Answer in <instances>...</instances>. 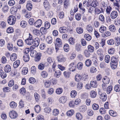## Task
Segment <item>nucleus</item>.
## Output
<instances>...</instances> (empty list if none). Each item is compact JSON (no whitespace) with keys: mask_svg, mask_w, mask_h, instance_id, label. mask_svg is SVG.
<instances>
[{"mask_svg":"<svg viewBox=\"0 0 120 120\" xmlns=\"http://www.w3.org/2000/svg\"><path fill=\"white\" fill-rule=\"evenodd\" d=\"M17 57V55L16 53H12L11 56L10 57V60L12 61H14L16 59Z\"/></svg>","mask_w":120,"mask_h":120,"instance_id":"16","label":"nucleus"},{"mask_svg":"<svg viewBox=\"0 0 120 120\" xmlns=\"http://www.w3.org/2000/svg\"><path fill=\"white\" fill-rule=\"evenodd\" d=\"M87 113L88 115L90 116H92L94 114V112L92 110L90 109L88 110Z\"/></svg>","mask_w":120,"mask_h":120,"instance_id":"58","label":"nucleus"},{"mask_svg":"<svg viewBox=\"0 0 120 120\" xmlns=\"http://www.w3.org/2000/svg\"><path fill=\"white\" fill-rule=\"evenodd\" d=\"M110 64L111 67L112 69H115L117 68L118 63H111Z\"/></svg>","mask_w":120,"mask_h":120,"instance_id":"42","label":"nucleus"},{"mask_svg":"<svg viewBox=\"0 0 120 120\" xmlns=\"http://www.w3.org/2000/svg\"><path fill=\"white\" fill-rule=\"evenodd\" d=\"M34 95L36 101L38 102L39 101V99L40 98V96L39 94L37 93H35L34 94Z\"/></svg>","mask_w":120,"mask_h":120,"instance_id":"52","label":"nucleus"},{"mask_svg":"<svg viewBox=\"0 0 120 120\" xmlns=\"http://www.w3.org/2000/svg\"><path fill=\"white\" fill-rule=\"evenodd\" d=\"M106 27L103 25H101L99 29V31L101 33L103 32L104 31L106 30Z\"/></svg>","mask_w":120,"mask_h":120,"instance_id":"47","label":"nucleus"},{"mask_svg":"<svg viewBox=\"0 0 120 120\" xmlns=\"http://www.w3.org/2000/svg\"><path fill=\"white\" fill-rule=\"evenodd\" d=\"M45 65L44 63H40L38 66V68L40 70H42L44 68Z\"/></svg>","mask_w":120,"mask_h":120,"instance_id":"23","label":"nucleus"},{"mask_svg":"<svg viewBox=\"0 0 120 120\" xmlns=\"http://www.w3.org/2000/svg\"><path fill=\"white\" fill-rule=\"evenodd\" d=\"M83 84L82 82H79L77 84V87L78 89H81L83 87Z\"/></svg>","mask_w":120,"mask_h":120,"instance_id":"61","label":"nucleus"},{"mask_svg":"<svg viewBox=\"0 0 120 120\" xmlns=\"http://www.w3.org/2000/svg\"><path fill=\"white\" fill-rule=\"evenodd\" d=\"M86 30L89 32H92L93 29L92 26L90 24H89L86 26Z\"/></svg>","mask_w":120,"mask_h":120,"instance_id":"17","label":"nucleus"},{"mask_svg":"<svg viewBox=\"0 0 120 120\" xmlns=\"http://www.w3.org/2000/svg\"><path fill=\"white\" fill-rule=\"evenodd\" d=\"M26 7L27 10L29 11L31 10L32 8V6L30 1L27 2Z\"/></svg>","mask_w":120,"mask_h":120,"instance_id":"14","label":"nucleus"},{"mask_svg":"<svg viewBox=\"0 0 120 120\" xmlns=\"http://www.w3.org/2000/svg\"><path fill=\"white\" fill-rule=\"evenodd\" d=\"M111 61L112 63H118L119 61L118 58L117 57L112 56L111 59Z\"/></svg>","mask_w":120,"mask_h":120,"instance_id":"10","label":"nucleus"},{"mask_svg":"<svg viewBox=\"0 0 120 120\" xmlns=\"http://www.w3.org/2000/svg\"><path fill=\"white\" fill-rule=\"evenodd\" d=\"M81 45L80 44H76L75 45V49L78 52L81 50Z\"/></svg>","mask_w":120,"mask_h":120,"instance_id":"53","label":"nucleus"},{"mask_svg":"<svg viewBox=\"0 0 120 120\" xmlns=\"http://www.w3.org/2000/svg\"><path fill=\"white\" fill-rule=\"evenodd\" d=\"M118 15V13L117 12L115 11H114L111 13L110 16L112 19H114L117 17Z\"/></svg>","mask_w":120,"mask_h":120,"instance_id":"7","label":"nucleus"},{"mask_svg":"<svg viewBox=\"0 0 120 120\" xmlns=\"http://www.w3.org/2000/svg\"><path fill=\"white\" fill-rule=\"evenodd\" d=\"M107 44L110 45H113L114 43V41L113 39H110L108 40L107 42Z\"/></svg>","mask_w":120,"mask_h":120,"instance_id":"57","label":"nucleus"},{"mask_svg":"<svg viewBox=\"0 0 120 120\" xmlns=\"http://www.w3.org/2000/svg\"><path fill=\"white\" fill-rule=\"evenodd\" d=\"M20 64V60H17L15 61L14 63L13 66L15 68H17L19 65Z\"/></svg>","mask_w":120,"mask_h":120,"instance_id":"27","label":"nucleus"},{"mask_svg":"<svg viewBox=\"0 0 120 120\" xmlns=\"http://www.w3.org/2000/svg\"><path fill=\"white\" fill-rule=\"evenodd\" d=\"M112 86H108L107 89V93L108 94H109L112 91Z\"/></svg>","mask_w":120,"mask_h":120,"instance_id":"56","label":"nucleus"},{"mask_svg":"<svg viewBox=\"0 0 120 120\" xmlns=\"http://www.w3.org/2000/svg\"><path fill=\"white\" fill-rule=\"evenodd\" d=\"M99 94L100 95V98L103 101H105L107 99L106 94L104 93L100 94V93L99 91Z\"/></svg>","mask_w":120,"mask_h":120,"instance_id":"6","label":"nucleus"},{"mask_svg":"<svg viewBox=\"0 0 120 120\" xmlns=\"http://www.w3.org/2000/svg\"><path fill=\"white\" fill-rule=\"evenodd\" d=\"M89 78L88 75L85 74H82V79L83 81H87Z\"/></svg>","mask_w":120,"mask_h":120,"instance_id":"11","label":"nucleus"},{"mask_svg":"<svg viewBox=\"0 0 120 120\" xmlns=\"http://www.w3.org/2000/svg\"><path fill=\"white\" fill-rule=\"evenodd\" d=\"M92 62L90 59H87L86 60L85 62L86 65L88 67L90 66L92 64Z\"/></svg>","mask_w":120,"mask_h":120,"instance_id":"30","label":"nucleus"},{"mask_svg":"<svg viewBox=\"0 0 120 120\" xmlns=\"http://www.w3.org/2000/svg\"><path fill=\"white\" fill-rule=\"evenodd\" d=\"M88 50L90 52H93L94 51V47L91 45H89L88 46Z\"/></svg>","mask_w":120,"mask_h":120,"instance_id":"40","label":"nucleus"},{"mask_svg":"<svg viewBox=\"0 0 120 120\" xmlns=\"http://www.w3.org/2000/svg\"><path fill=\"white\" fill-rule=\"evenodd\" d=\"M69 70L70 71H73L75 70L76 66L74 63H71L69 65Z\"/></svg>","mask_w":120,"mask_h":120,"instance_id":"8","label":"nucleus"},{"mask_svg":"<svg viewBox=\"0 0 120 120\" xmlns=\"http://www.w3.org/2000/svg\"><path fill=\"white\" fill-rule=\"evenodd\" d=\"M86 109L87 107L86 105L81 106L79 107V110L81 112H83L86 111Z\"/></svg>","mask_w":120,"mask_h":120,"instance_id":"15","label":"nucleus"},{"mask_svg":"<svg viewBox=\"0 0 120 120\" xmlns=\"http://www.w3.org/2000/svg\"><path fill=\"white\" fill-rule=\"evenodd\" d=\"M28 71V69L27 68L24 67L22 69V74L26 75Z\"/></svg>","mask_w":120,"mask_h":120,"instance_id":"44","label":"nucleus"},{"mask_svg":"<svg viewBox=\"0 0 120 120\" xmlns=\"http://www.w3.org/2000/svg\"><path fill=\"white\" fill-rule=\"evenodd\" d=\"M38 53L36 51L34 50L31 52L30 55L31 57H35L38 55Z\"/></svg>","mask_w":120,"mask_h":120,"instance_id":"28","label":"nucleus"},{"mask_svg":"<svg viewBox=\"0 0 120 120\" xmlns=\"http://www.w3.org/2000/svg\"><path fill=\"white\" fill-rule=\"evenodd\" d=\"M4 70L7 73H8L11 71V67L9 65H6L4 67Z\"/></svg>","mask_w":120,"mask_h":120,"instance_id":"12","label":"nucleus"},{"mask_svg":"<svg viewBox=\"0 0 120 120\" xmlns=\"http://www.w3.org/2000/svg\"><path fill=\"white\" fill-rule=\"evenodd\" d=\"M40 40L38 38H35L34 40V44L35 45V46L37 47L39 44Z\"/></svg>","mask_w":120,"mask_h":120,"instance_id":"24","label":"nucleus"},{"mask_svg":"<svg viewBox=\"0 0 120 120\" xmlns=\"http://www.w3.org/2000/svg\"><path fill=\"white\" fill-rule=\"evenodd\" d=\"M9 115L10 117L12 119L16 118L18 116L17 113L13 110L10 111L9 112Z\"/></svg>","mask_w":120,"mask_h":120,"instance_id":"3","label":"nucleus"},{"mask_svg":"<svg viewBox=\"0 0 120 120\" xmlns=\"http://www.w3.org/2000/svg\"><path fill=\"white\" fill-rule=\"evenodd\" d=\"M31 73L33 74H34L36 72V67L34 66H33L31 68Z\"/></svg>","mask_w":120,"mask_h":120,"instance_id":"60","label":"nucleus"},{"mask_svg":"<svg viewBox=\"0 0 120 120\" xmlns=\"http://www.w3.org/2000/svg\"><path fill=\"white\" fill-rule=\"evenodd\" d=\"M83 66V64L81 62H79L77 64V67L78 69L79 70H81Z\"/></svg>","mask_w":120,"mask_h":120,"instance_id":"54","label":"nucleus"},{"mask_svg":"<svg viewBox=\"0 0 120 120\" xmlns=\"http://www.w3.org/2000/svg\"><path fill=\"white\" fill-rule=\"evenodd\" d=\"M98 3L97 2V0L93 1L91 4V6L94 8L98 6Z\"/></svg>","mask_w":120,"mask_h":120,"instance_id":"50","label":"nucleus"},{"mask_svg":"<svg viewBox=\"0 0 120 120\" xmlns=\"http://www.w3.org/2000/svg\"><path fill=\"white\" fill-rule=\"evenodd\" d=\"M21 26L23 28H25L27 26L26 22L24 21H22L20 23Z\"/></svg>","mask_w":120,"mask_h":120,"instance_id":"35","label":"nucleus"},{"mask_svg":"<svg viewBox=\"0 0 120 120\" xmlns=\"http://www.w3.org/2000/svg\"><path fill=\"white\" fill-rule=\"evenodd\" d=\"M10 105L11 108L14 109L16 107L17 104L16 102L14 101H12L10 103Z\"/></svg>","mask_w":120,"mask_h":120,"instance_id":"36","label":"nucleus"},{"mask_svg":"<svg viewBox=\"0 0 120 120\" xmlns=\"http://www.w3.org/2000/svg\"><path fill=\"white\" fill-rule=\"evenodd\" d=\"M10 11H11V13L12 14H15L16 12L17 11V8L15 6H14L13 8H11Z\"/></svg>","mask_w":120,"mask_h":120,"instance_id":"32","label":"nucleus"},{"mask_svg":"<svg viewBox=\"0 0 120 120\" xmlns=\"http://www.w3.org/2000/svg\"><path fill=\"white\" fill-rule=\"evenodd\" d=\"M55 49L57 52L59 49L58 47H60L62 46V43L61 40L59 38H57L55 40Z\"/></svg>","mask_w":120,"mask_h":120,"instance_id":"1","label":"nucleus"},{"mask_svg":"<svg viewBox=\"0 0 120 120\" xmlns=\"http://www.w3.org/2000/svg\"><path fill=\"white\" fill-rule=\"evenodd\" d=\"M43 5L45 9L46 10L48 11L50 9V5L47 0H45L44 1Z\"/></svg>","mask_w":120,"mask_h":120,"instance_id":"5","label":"nucleus"},{"mask_svg":"<svg viewBox=\"0 0 120 120\" xmlns=\"http://www.w3.org/2000/svg\"><path fill=\"white\" fill-rule=\"evenodd\" d=\"M76 117L77 119L78 120H81L82 118V116L81 114L79 113H76Z\"/></svg>","mask_w":120,"mask_h":120,"instance_id":"48","label":"nucleus"},{"mask_svg":"<svg viewBox=\"0 0 120 120\" xmlns=\"http://www.w3.org/2000/svg\"><path fill=\"white\" fill-rule=\"evenodd\" d=\"M84 37L85 39L87 41L90 40L91 38V36L89 34H86L84 35Z\"/></svg>","mask_w":120,"mask_h":120,"instance_id":"49","label":"nucleus"},{"mask_svg":"<svg viewBox=\"0 0 120 120\" xmlns=\"http://www.w3.org/2000/svg\"><path fill=\"white\" fill-rule=\"evenodd\" d=\"M42 23V20L39 19L35 22L34 26L37 27L39 28L41 26Z\"/></svg>","mask_w":120,"mask_h":120,"instance_id":"9","label":"nucleus"},{"mask_svg":"<svg viewBox=\"0 0 120 120\" xmlns=\"http://www.w3.org/2000/svg\"><path fill=\"white\" fill-rule=\"evenodd\" d=\"M77 95V92L75 90H73L71 91L70 93L71 97L73 98L75 97Z\"/></svg>","mask_w":120,"mask_h":120,"instance_id":"43","label":"nucleus"},{"mask_svg":"<svg viewBox=\"0 0 120 120\" xmlns=\"http://www.w3.org/2000/svg\"><path fill=\"white\" fill-rule=\"evenodd\" d=\"M96 53L98 55H101L103 54V50L102 49H99L96 52Z\"/></svg>","mask_w":120,"mask_h":120,"instance_id":"63","label":"nucleus"},{"mask_svg":"<svg viewBox=\"0 0 120 120\" xmlns=\"http://www.w3.org/2000/svg\"><path fill=\"white\" fill-rule=\"evenodd\" d=\"M41 55V54L40 53H38V55L36 56V57H34L35 58L34 60L35 61L38 62L40 60Z\"/></svg>","mask_w":120,"mask_h":120,"instance_id":"33","label":"nucleus"},{"mask_svg":"<svg viewBox=\"0 0 120 120\" xmlns=\"http://www.w3.org/2000/svg\"><path fill=\"white\" fill-rule=\"evenodd\" d=\"M46 40L48 44H50L52 42V39L50 36L46 38Z\"/></svg>","mask_w":120,"mask_h":120,"instance_id":"39","label":"nucleus"},{"mask_svg":"<svg viewBox=\"0 0 120 120\" xmlns=\"http://www.w3.org/2000/svg\"><path fill=\"white\" fill-rule=\"evenodd\" d=\"M25 42L27 44L29 45H30L33 43L34 40L27 39L25 40Z\"/></svg>","mask_w":120,"mask_h":120,"instance_id":"41","label":"nucleus"},{"mask_svg":"<svg viewBox=\"0 0 120 120\" xmlns=\"http://www.w3.org/2000/svg\"><path fill=\"white\" fill-rule=\"evenodd\" d=\"M115 44L116 46H118L120 43V37L117 36L115 38Z\"/></svg>","mask_w":120,"mask_h":120,"instance_id":"21","label":"nucleus"},{"mask_svg":"<svg viewBox=\"0 0 120 120\" xmlns=\"http://www.w3.org/2000/svg\"><path fill=\"white\" fill-rule=\"evenodd\" d=\"M6 26V22L4 21L0 22V27L2 28H5Z\"/></svg>","mask_w":120,"mask_h":120,"instance_id":"38","label":"nucleus"},{"mask_svg":"<svg viewBox=\"0 0 120 120\" xmlns=\"http://www.w3.org/2000/svg\"><path fill=\"white\" fill-rule=\"evenodd\" d=\"M90 84L91 86L92 87H96L97 86V83L95 81H91L90 82Z\"/></svg>","mask_w":120,"mask_h":120,"instance_id":"31","label":"nucleus"},{"mask_svg":"<svg viewBox=\"0 0 120 120\" xmlns=\"http://www.w3.org/2000/svg\"><path fill=\"white\" fill-rule=\"evenodd\" d=\"M66 59V58L62 55L58 56L57 57V60L59 62H64Z\"/></svg>","mask_w":120,"mask_h":120,"instance_id":"4","label":"nucleus"},{"mask_svg":"<svg viewBox=\"0 0 120 120\" xmlns=\"http://www.w3.org/2000/svg\"><path fill=\"white\" fill-rule=\"evenodd\" d=\"M109 30L111 32H114L116 30V28L115 26L113 25H111L109 27Z\"/></svg>","mask_w":120,"mask_h":120,"instance_id":"19","label":"nucleus"},{"mask_svg":"<svg viewBox=\"0 0 120 120\" xmlns=\"http://www.w3.org/2000/svg\"><path fill=\"white\" fill-rule=\"evenodd\" d=\"M110 58V56L109 55H107L105 56V62L107 63H109V61Z\"/></svg>","mask_w":120,"mask_h":120,"instance_id":"59","label":"nucleus"},{"mask_svg":"<svg viewBox=\"0 0 120 120\" xmlns=\"http://www.w3.org/2000/svg\"><path fill=\"white\" fill-rule=\"evenodd\" d=\"M47 29L45 27H42L40 29V31L42 34H45L47 32Z\"/></svg>","mask_w":120,"mask_h":120,"instance_id":"20","label":"nucleus"},{"mask_svg":"<svg viewBox=\"0 0 120 120\" xmlns=\"http://www.w3.org/2000/svg\"><path fill=\"white\" fill-rule=\"evenodd\" d=\"M16 21V18L13 15H11L8 18L7 22L8 24L11 25L14 24Z\"/></svg>","mask_w":120,"mask_h":120,"instance_id":"2","label":"nucleus"},{"mask_svg":"<svg viewBox=\"0 0 120 120\" xmlns=\"http://www.w3.org/2000/svg\"><path fill=\"white\" fill-rule=\"evenodd\" d=\"M59 30L60 33H64L67 32L68 29L66 27L64 26L60 27L59 28Z\"/></svg>","mask_w":120,"mask_h":120,"instance_id":"13","label":"nucleus"},{"mask_svg":"<svg viewBox=\"0 0 120 120\" xmlns=\"http://www.w3.org/2000/svg\"><path fill=\"white\" fill-rule=\"evenodd\" d=\"M82 78V75L81 76L79 74H77L75 76V80L77 81H78L79 80V79H81Z\"/></svg>","mask_w":120,"mask_h":120,"instance_id":"46","label":"nucleus"},{"mask_svg":"<svg viewBox=\"0 0 120 120\" xmlns=\"http://www.w3.org/2000/svg\"><path fill=\"white\" fill-rule=\"evenodd\" d=\"M24 60L26 62L30 60L29 56L28 54H25L23 56Z\"/></svg>","mask_w":120,"mask_h":120,"instance_id":"22","label":"nucleus"},{"mask_svg":"<svg viewBox=\"0 0 120 120\" xmlns=\"http://www.w3.org/2000/svg\"><path fill=\"white\" fill-rule=\"evenodd\" d=\"M114 90L116 92L120 91V86L118 85H116L114 87Z\"/></svg>","mask_w":120,"mask_h":120,"instance_id":"64","label":"nucleus"},{"mask_svg":"<svg viewBox=\"0 0 120 120\" xmlns=\"http://www.w3.org/2000/svg\"><path fill=\"white\" fill-rule=\"evenodd\" d=\"M59 113V111L57 109H54L52 111L53 115L56 116Z\"/></svg>","mask_w":120,"mask_h":120,"instance_id":"55","label":"nucleus"},{"mask_svg":"<svg viewBox=\"0 0 120 120\" xmlns=\"http://www.w3.org/2000/svg\"><path fill=\"white\" fill-rule=\"evenodd\" d=\"M76 30L77 32L79 34H82L83 32V29L80 27H77Z\"/></svg>","mask_w":120,"mask_h":120,"instance_id":"26","label":"nucleus"},{"mask_svg":"<svg viewBox=\"0 0 120 120\" xmlns=\"http://www.w3.org/2000/svg\"><path fill=\"white\" fill-rule=\"evenodd\" d=\"M48 75L47 72L45 71H42L41 73V75L43 78H45L47 77Z\"/></svg>","mask_w":120,"mask_h":120,"instance_id":"34","label":"nucleus"},{"mask_svg":"<svg viewBox=\"0 0 120 120\" xmlns=\"http://www.w3.org/2000/svg\"><path fill=\"white\" fill-rule=\"evenodd\" d=\"M26 13L25 15V17L27 18H29L32 15L30 11H26Z\"/></svg>","mask_w":120,"mask_h":120,"instance_id":"62","label":"nucleus"},{"mask_svg":"<svg viewBox=\"0 0 120 120\" xmlns=\"http://www.w3.org/2000/svg\"><path fill=\"white\" fill-rule=\"evenodd\" d=\"M34 109L36 112L38 113H39L40 111V107L39 105H37L35 106Z\"/></svg>","mask_w":120,"mask_h":120,"instance_id":"45","label":"nucleus"},{"mask_svg":"<svg viewBox=\"0 0 120 120\" xmlns=\"http://www.w3.org/2000/svg\"><path fill=\"white\" fill-rule=\"evenodd\" d=\"M61 74V72L59 70H57L55 71L54 73V76L56 78H59Z\"/></svg>","mask_w":120,"mask_h":120,"instance_id":"29","label":"nucleus"},{"mask_svg":"<svg viewBox=\"0 0 120 120\" xmlns=\"http://www.w3.org/2000/svg\"><path fill=\"white\" fill-rule=\"evenodd\" d=\"M110 81L109 79L107 77H105L104 78L102 79V82L104 83L107 84H108Z\"/></svg>","mask_w":120,"mask_h":120,"instance_id":"25","label":"nucleus"},{"mask_svg":"<svg viewBox=\"0 0 120 120\" xmlns=\"http://www.w3.org/2000/svg\"><path fill=\"white\" fill-rule=\"evenodd\" d=\"M63 92V90L61 88H58L56 90V92L58 94H61Z\"/></svg>","mask_w":120,"mask_h":120,"instance_id":"51","label":"nucleus"},{"mask_svg":"<svg viewBox=\"0 0 120 120\" xmlns=\"http://www.w3.org/2000/svg\"><path fill=\"white\" fill-rule=\"evenodd\" d=\"M67 98L64 96H62L59 99V102L60 103H65L67 101Z\"/></svg>","mask_w":120,"mask_h":120,"instance_id":"18","label":"nucleus"},{"mask_svg":"<svg viewBox=\"0 0 120 120\" xmlns=\"http://www.w3.org/2000/svg\"><path fill=\"white\" fill-rule=\"evenodd\" d=\"M44 110L45 112L49 114L51 112L52 109L49 107H47L45 108L44 109Z\"/></svg>","mask_w":120,"mask_h":120,"instance_id":"37","label":"nucleus"}]
</instances>
